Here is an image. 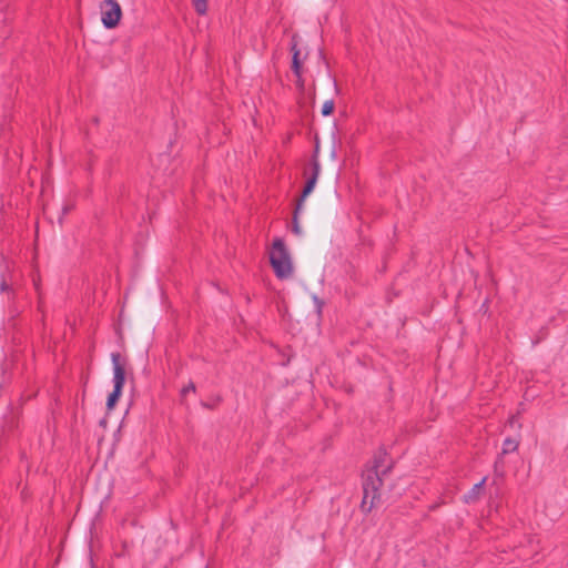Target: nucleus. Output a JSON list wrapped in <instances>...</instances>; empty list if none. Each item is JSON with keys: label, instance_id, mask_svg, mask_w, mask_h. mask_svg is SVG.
I'll list each match as a JSON object with an SVG mask.
<instances>
[{"label": "nucleus", "instance_id": "1", "mask_svg": "<svg viewBox=\"0 0 568 568\" xmlns=\"http://www.w3.org/2000/svg\"><path fill=\"white\" fill-rule=\"evenodd\" d=\"M270 263L278 278L284 280L292 276L293 265L291 256L281 237H276L273 241L270 252Z\"/></svg>", "mask_w": 568, "mask_h": 568}, {"label": "nucleus", "instance_id": "2", "mask_svg": "<svg viewBox=\"0 0 568 568\" xmlns=\"http://www.w3.org/2000/svg\"><path fill=\"white\" fill-rule=\"evenodd\" d=\"M112 365H113V392L109 395L106 406L108 409H112L118 399L120 398L123 389V385L125 383V368L124 363L122 362L121 355L119 353L111 354Z\"/></svg>", "mask_w": 568, "mask_h": 568}, {"label": "nucleus", "instance_id": "3", "mask_svg": "<svg viewBox=\"0 0 568 568\" xmlns=\"http://www.w3.org/2000/svg\"><path fill=\"white\" fill-rule=\"evenodd\" d=\"M379 460L375 459L373 467L368 468L363 478L364 503L367 498H372V504L376 498V493L382 485V475L387 470H379Z\"/></svg>", "mask_w": 568, "mask_h": 568}, {"label": "nucleus", "instance_id": "4", "mask_svg": "<svg viewBox=\"0 0 568 568\" xmlns=\"http://www.w3.org/2000/svg\"><path fill=\"white\" fill-rule=\"evenodd\" d=\"M101 20L106 29L115 28L122 17V10L116 0H104L101 3Z\"/></svg>", "mask_w": 568, "mask_h": 568}, {"label": "nucleus", "instance_id": "5", "mask_svg": "<svg viewBox=\"0 0 568 568\" xmlns=\"http://www.w3.org/2000/svg\"><path fill=\"white\" fill-rule=\"evenodd\" d=\"M317 179L315 176H310L306 181V184L304 186V190L302 192L301 197L297 200V203L304 204L305 199L313 192L315 185H316Z\"/></svg>", "mask_w": 568, "mask_h": 568}, {"label": "nucleus", "instance_id": "6", "mask_svg": "<svg viewBox=\"0 0 568 568\" xmlns=\"http://www.w3.org/2000/svg\"><path fill=\"white\" fill-rule=\"evenodd\" d=\"M303 205L302 203H296L294 215H293V222H292V232L295 235L301 236L303 234L302 227L298 223V214L302 212Z\"/></svg>", "mask_w": 568, "mask_h": 568}, {"label": "nucleus", "instance_id": "7", "mask_svg": "<svg viewBox=\"0 0 568 568\" xmlns=\"http://www.w3.org/2000/svg\"><path fill=\"white\" fill-rule=\"evenodd\" d=\"M485 481H486V478H484L480 483L474 485L471 490L467 495H465L466 503H473L478 498Z\"/></svg>", "mask_w": 568, "mask_h": 568}, {"label": "nucleus", "instance_id": "8", "mask_svg": "<svg viewBox=\"0 0 568 568\" xmlns=\"http://www.w3.org/2000/svg\"><path fill=\"white\" fill-rule=\"evenodd\" d=\"M518 447V443L515 439L506 438L503 443L501 454H508L515 452Z\"/></svg>", "mask_w": 568, "mask_h": 568}, {"label": "nucleus", "instance_id": "9", "mask_svg": "<svg viewBox=\"0 0 568 568\" xmlns=\"http://www.w3.org/2000/svg\"><path fill=\"white\" fill-rule=\"evenodd\" d=\"M195 11L204 14L207 10V0H192Z\"/></svg>", "mask_w": 568, "mask_h": 568}, {"label": "nucleus", "instance_id": "10", "mask_svg": "<svg viewBox=\"0 0 568 568\" xmlns=\"http://www.w3.org/2000/svg\"><path fill=\"white\" fill-rule=\"evenodd\" d=\"M300 52L295 51L293 54L292 70L296 75L301 74V62L298 59Z\"/></svg>", "mask_w": 568, "mask_h": 568}, {"label": "nucleus", "instance_id": "11", "mask_svg": "<svg viewBox=\"0 0 568 568\" xmlns=\"http://www.w3.org/2000/svg\"><path fill=\"white\" fill-rule=\"evenodd\" d=\"M311 170H312V176H315L316 179H318V175H320V172H321V164L318 162V160L316 159V156H314L312 159V162H311Z\"/></svg>", "mask_w": 568, "mask_h": 568}, {"label": "nucleus", "instance_id": "12", "mask_svg": "<svg viewBox=\"0 0 568 568\" xmlns=\"http://www.w3.org/2000/svg\"><path fill=\"white\" fill-rule=\"evenodd\" d=\"M334 102L332 100L326 101L322 106V114L324 116L331 115L334 111Z\"/></svg>", "mask_w": 568, "mask_h": 568}, {"label": "nucleus", "instance_id": "13", "mask_svg": "<svg viewBox=\"0 0 568 568\" xmlns=\"http://www.w3.org/2000/svg\"><path fill=\"white\" fill-rule=\"evenodd\" d=\"M73 210V204L72 203H65L62 207V213L59 217V223H62V219L63 216H65L67 214H69L71 211Z\"/></svg>", "mask_w": 568, "mask_h": 568}, {"label": "nucleus", "instance_id": "14", "mask_svg": "<svg viewBox=\"0 0 568 568\" xmlns=\"http://www.w3.org/2000/svg\"><path fill=\"white\" fill-rule=\"evenodd\" d=\"M195 385L194 383L190 382L186 386H184L181 390V395L182 396H185L187 393L192 392L194 393L195 392Z\"/></svg>", "mask_w": 568, "mask_h": 568}, {"label": "nucleus", "instance_id": "15", "mask_svg": "<svg viewBox=\"0 0 568 568\" xmlns=\"http://www.w3.org/2000/svg\"><path fill=\"white\" fill-rule=\"evenodd\" d=\"M7 290H8V284L6 283V281H2V282L0 283V291H1V292H4V291H7Z\"/></svg>", "mask_w": 568, "mask_h": 568}]
</instances>
